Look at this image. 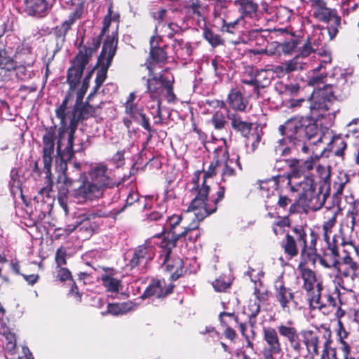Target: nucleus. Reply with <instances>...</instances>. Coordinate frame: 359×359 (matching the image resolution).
<instances>
[{"instance_id": "1", "label": "nucleus", "mask_w": 359, "mask_h": 359, "mask_svg": "<svg viewBox=\"0 0 359 359\" xmlns=\"http://www.w3.org/2000/svg\"><path fill=\"white\" fill-rule=\"evenodd\" d=\"M283 138L275 146L277 155L286 156L295 152L313 153L308 144H317L323 141V134L313 120L309 117L295 116L279 126Z\"/></svg>"}, {"instance_id": "2", "label": "nucleus", "mask_w": 359, "mask_h": 359, "mask_svg": "<svg viewBox=\"0 0 359 359\" xmlns=\"http://www.w3.org/2000/svg\"><path fill=\"white\" fill-rule=\"evenodd\" d=\"M90 181L78 188L76 194L82 197L83 201L98 199L103 196L106 189L114 187L116 183L112 173L104 165L100 164L91 168L89 172Z\"/></svg>"}, {"instance_id": "3", "label": "nucleus", "mask_w": 359, "mask_h": 359, "mask_svg": "<svg viewBox=\"0 0 359 359\" xmlns=\"http://www.w3.org/2000/svg\"><path fill=\"white\" fill-rule=\"evenodd\" d=\"M200 174V172H196L193 178V181L196 184L193 189H196V195L189 207V210L194 212L195 217L198 221L203 220L216 212L217 203L224 198L225 192L224 187L220 186L217 191V198L212 200L209 199L210 187L205 184V182H203L201 186L198 184Z\"/></svg>"}, {"instance_id": "4", "label": "nucleus", "mask_w": 359, "mask_h": 359, "mask_svg": "<svg viewBox=\"0 0 359 359\" xmlns=\"http://www.w3.org/2000/svg\"><path fill=\"white\" fill-rule=\"evenodd\" d=\"M313 13V16L317 20L327 23L326 27L321 29V34L327 33L329 40H332L339 32L341 24V17L337 15L335 9L327 7L324 0H309Z\"/></svg>"}, {"instance_id": "5", "label": "nucleus", "mask_w": 359, "mask_h": 359, "mask_svg": "<svg viewBox=\"0 0 359 359\" xmlns=\"http://www.w3.org/2000/svg\"><path fill=\"white\" fill-rule=\"evenodd\" d=\"M56 138L55 127L46 128L45 133L43 135V149L42 158L43 163V173L45 178L49 181L51 178V168L54 157L55 146ZM42 172L38 165V162L35 161L32 169V175L34 177H40Z\"/></svg>"}, {"instance_id": "6", "label": "nucleus", "mask_w": 359, "mask_h": 359, "mask_svg": "<svg viewBox=\"0 0 359 359\" xmlns=\"http://www.w3.org/2000/svg\"><path fill=\"white\" fill-rule=\"evenodd\" d=\"M329 180L330 175H327L321 182L316 195H315L316 184L313 179L305 177L304 181L299 184V187L302 189L303 196L313 204L314 210H320L330 196V184Z\"/></svg>"}, {"instance_id": "7", "label": "nucleus", "mask_w": 359, "mask_h": 359, "mask_svg": "<svg viewBox=\"0 0 359 359\" xmlns=\"http://www.w3.org/2000/svg\"><path fill=\"white\" fill-rule=\"evenodd\" d=\"M329 87L319 88L314 90L309 95V111L315 118H319L326 115L332 109V106L336 101V96Z\"/></svg>"}, {"instance_id": "8", "label": "nucleus", "mask_w": 359, "mask_h": 359, "mask_svg": "<svg viewBox=\"0 0 359 359\" xmlns=\"http://www.w3.org/2000/svg\"><path fill=\"white\" fill-rule=\"evenodd\" d=\"M117 43L118 37L116 34L107 36L104 40L96 65L98 70L96 74L95 83H97L98 86H102L107 79V71L116 52Z\"/></svg>"}, {"instance_id": "9", "label": "nucleus", "mask_w": 359, "mask_h": 359, "mask_svg": "<svg viewBox=\"0 0 359 359\" xmlns=\"http://www.w3.org/2000/svg\"><path fill=\"white\" fill-rule=\"evenodd\" d=\"M156 245L154 239L150 238L147 239L143 244L137 246L134 249L128 266L130 269H137L141 273H145L149 263L155 257Z\"/></svg>"}, {"instance_id": "10", "label": "nucleus", "mask_w": 359, "mask_h": 359, "mask_svg": "<svg viewBox=\"0 0 359 359\" xmlns=\"http://www.w3.org/2000/svg\"><path fill=\"white\" fill-rule=\"evenodd\" d=\"M75 131H74L71 136L70 146L65 147L67 145L66 141H62L60 144V140L63 137L65 140H68L70 137V126H67L65 127H60L59 128L58 135H56L55 140H57L56 153L57 158L62 161H69L74 157L76 152H81L83 150L84 142L83 140L78 139L74 135Z\"/></svg>"}, {"instance_id": "11", "label": "nucleus", "mask_w": 359, "mask_h": 359, "mask_svg": "<svg viewBox=\"0 0 359 359\" xmlns=\"http://www.w3.org/2000/svg\"><path fill=\"white\" fill-rule=\"evenodd\" d=\"M68 161L60 160L56 156V170L61 172L59 175V179L62 181L65 187L70 188V191L72 192V196L78 199L80 202H83L82 197H80L76 194L78 188L82 185L83 183H86V174L83 175H74L76 172L71 167L67 165Z\"/></svg>"}, {"instance_id": "12", "label": "nucleus", "mask_w": 359, "mask_h": 359, "mask_svg": "<svg viewBox=\"0 0 359 359\" xmlns=\"http://www.w3.org/2000/svg\"><path fill=\"white\" fill-rule=\"evenodd\" d=\"M316 161L313 156H309L306 159L302 158H288L277 160L274 168L278 170L282 169L280 164L284 163L287 166V175L289 177H299L306 172L311 170L313 168Z\"/></svg>"}, {"instance_id": "13", "label": "nucleus", "mask_w": 359, "mask_h": 359, "mask_svg": "<svg viewBox=\"0 0 359 359\" xmlns=\"http://www.w3.org/2000/svg\"><path fill=\"white\" fill-rule=\"evenodd\" d=\"M89 102L90 101L87 100L85 103L83 102L80 103L75 102L73 109L68 113V119L69 121L68 126H70V134L76 131L80 121L87 119L94 112L93 107L89 104ZM71 136L72 135H70V137H69L68 140L62 137L60 144L62 145V142L66 141L67 145H65V147L70 146Z\"/></svg>"}, {"instance_id": "14", "label": "nucleus", "mask_w": 359, "mask_h": 359, "mask_svg": "<svg viewBox=\"0 0 359 359\" xmlns=\"http://www.w3.org/2000/svg\"><path fill=\"white\" fill-rule=\"evenodd\" d=\"M263 340L265 346L262 351L264 359H275L274 355L282 352L281 344L277 330L271 327L263 328Z\"/></svg>"}, {"instance_id": "15", "label": "nucleus", "mask_w": 359, "mask_h": 359, "mask_svg": "<svg viewBox=\"0 0 359 359\" xmlns=\"http://www.w3.org/2000/svg\"><path fill=\"white\" fill-rule=\"evenodd\" d=\"M87 65L86 57L81 53L74 58L72 66L67 70V83L71 90H75L78 87Z\"/></svg>"}, {"instance_id": "16", "label": "nucleus", "mask_w": 359, "mask_h": 359, "mask_svg": "<svg viewBox=\"0 0 359 359\" xmlns=\"http://www.w3.org/2000/svg\"><path fill=\"white\" fill-rule=\"evenodd\" d=\"M276 299L279 303L281 309L286 313H290L292 310H295L298 303L295 300L294 294L292 290L281 283L275 285Z\"/></svg>"}, {"instance_id": "17", "label": "nucleus", "mask_w": 359, "mask_h": 359, "mask_svg": "<svg viewBox=\"0 0 359 359\" xmlns=\"http://www.w3.org/2000/svg\"><path fill=\"white\" fill-rule=\"evenodd\" d=\"M107 214L101 210H95L88 211L85 213L79 214L75 222L76 224L72 228V226H68V230L73 231L79 229L80 231L84 230L88 234L91 235L93 232L96 225L90 222L91 219L95 217H104Z\"/></svg>"}, {"instance_id": "18", "label": "nucleus", "mask_w": 359, "mask_h": 359, "mask_svg": "<svg viewBox=\"0 0 359 359\" xmlns=\"http://www.w3.org/2000/svg\"><path fill=\"white\" fill-rule=\"evenodd\" d=\"M182 217L180 215H174L168 217L167 226H169L170 233L168 236V241L166 245L167 250L164 262H166L168 256L170 255L171 248L175 247L177 241L184 237L187 234V230H189V229H187V227H183L184 230L182 231H177L176 230L177 226L180 225Z\"/></svg>"}, {"instance_id": "19", "label": "nucleus", "mask_w": 359, "mask_h": 359, "mask_svg": "<svg viewBox=\"0 0 359 359\" xmlns=\"http://www.w3.org/2000/svg\"><path fill=\"white\" fill-rule=\"evenodd\" d=\"M50 9L46 0H24L22 12L28 16L41 18L48 15Z\"/></svg>"}, {"instance_id": "20", "label": "nucleus", "mask_w": 359, "mask_h": 359, "mask_svg": "<svg viewBox=\"0 0 359 359\" xmlns=\"http://www.w3.org/2000/svg\"><path fill=\"white\" fill-rule=\"evenodd\" d=\"M173 285H166L164 280H153L142 294V299L155 296L157 298H163L172 293Z\"/></svg>"}, {"instance_id": "21", "label": "nucleus", "mask_w": 359, "mask_h": 359, "mask_svg": "<svg viewBox=\"0 0 359 359\" xmlns=\"http://www.w3.org/2000/svg\"><path fill=\"white\" fill-rule=\"evenodd\" d=\"M227 117L231 121L232 128L236 132L240 133L243 137H247L252 130V123L244 120L243 118L236 112L229 111Z\"/></svg>"}, {"instance_id": "22", "label": "nucleus", "mask_w": 359, "mask_h": 359, "mask_svg": "<svg viewBox=\"0 0 359 359\" xmlns=\"http://www.w3.org/2000/svg\"><path fill=\"white\" fill-rule=\"evenodd\" d=\"M234 4L238 7L241 13L240 18L243 20L244 18H252L256 15L259 8L258 4L252 0H235Z\"/></svg>"}, {"instance_id": "23", "label": "nucleus", "mask_w": 359, "mask_h": 359, "mask_svg": "<svg viewBox=\"0 0 359 359\" xmlns=\"http://www.w3.org/2000/svg\"><path fill=\"white\" fill-rule=\"evenodd\" d=\"M300 335L303 338V342L306 347L309 353L318 354L319 337L317 332L313 330H302Z\"/></svg>"}, {"instance_id": "24", "label": "nucleus", "mask_w": 359, "mask_h": 359, "mask_svg": "<svg viewBox=\"0 0 359 359\" xmlns=\"http://www.w3.org/2000/svg\"><path fill=\"white\" fill-rule=\"evenodd\" d=\"M59 269L57 271V278L61 281H65L67 280H70L73 283L70 290L69 291L68 294L74 297L76 303H80L81 302V294L79 293L78 287L76 286L75 282L72 279V274L69 270L67 268L58 267Z\"/></svg>"}, {"instance_id": "25", "label": "nucleus", "mask_w": 359, "mask_h": 359, "mask_svg": "<svg viewBox=\"0 0 359 359\" xmlns=\"http://www.w3.org/2000/svg\"><path fill=\"white\" fill-rule=\"evenodd\" d=\"M227 158L222 168L221 175L223 182H226L229 177L236 175V171L233 168V165H236L241 170V164L239 161L241 156L239 154Z\"/></svg>"}, {"instance_id": "26", "label": "nucleus", "mask_w": 359, "mask_h": 359, "mask_svg": "<svg viewBox=\"0 0 359 359\" xmlns=\"http://www.w3.org/2000/svg\"><path fill=\"white\" fill-rule=\"evenodd\" d=\"M101 40V34L91 38L87 41L86 44L83 47L79 49V51L77 54H80L81 53L82 55L86 57V62L88 64L93 54L95 53L100 47Z\"/></svg>"}, {"instance_id": "27", "label": "nucleus", "mask_w": 359, "mask_h": 359, "mask_svg": "<svg viewBox=\"0 0 359 359\" xmlns=\"http://www.w3.org/2000/svg\"><path fill=\"white\" fill-rule=\"evenodd\" d=\"M74 91V90H71L70 89H69L61 104L55 110L56 116L60 120L61 127H65L67 126V121H69L68 113L70 111H67V104L69 102V100L72 97Z\"/></svg>"}, {"instance_id": "28", "label": "nucleus", "mask_w": 359, "mask_h": 359, "mask_svg": "<svg viewBox=\"0 0 359 359\" xmlns=\"http://www.w3.org/2000/svg\"><path fill=\"white\" fill-rule=\"evenodd\" d=\"M340 207H326V211L325 212V217L327 218V220L324 222L323 225V231L331 232L333 226L335 225L337 222V217L340 212Z\"/></svg>"}, {"instance_id": "29", "label": "nucleus", "mask_w": 359, "mask_h": 359, "mask_svg": "<svg viewBox=\"0 0 359 359\" xmlns=\"http://www.w3.org/2000/svg\"><path fill=\"white\" fill-rule=\"evenodd\" d=\"M17 68V62L7 55L5 49L0 48V75L3 72H11Z\"/></svg>"}, {"instance_id": "30", "label": "nucleus", "mask_w": 359, "mask_h": 359, "mask_svg": "<svg viewBox=\"0 0 359 359\" xmlns=\"http://www.w3.org/2000/svg\"><path fill=\"white\" fill-rule=\"evenodd\" d=\"M228 102L229 106L238 111H244L246 108V103L244 102L243 97L240 91L232 90L228 95Z\"/></svg>"}, {"instance_id": "31", "label": "nucleus", "mask_w": 359, "mask_h": 359, "mask_svg": "<svg viewBox=\"0 0 359 359\" xmlns=\"http://www.w3.org/2000/svg\"><path fill=\"white\" fill-rule=\"evenodd\" d=\"M266 71L261 70L257 75L256 78L250 79L249 80L243 79L242 83L250 86H253L255 90H258L260 87L264 88L269 84L270 81L268 78H266Z\"/></svg>"}, {"instance_id": "32", "label": "nucleus", "mask_w": 359, "mask_h": 359, "mask_svg": "<svg viewBox=\"0 0 359 359\" xmlns=\"http://www.w3.org/2000/svg\"><path fill=\"white\" fill-rule=\"evenodd\" d=\"M292 232L294 234L295 238L297 239V243L299 246L302 248L301 254L302 256H305L307 251V241H306V233L304 231V229L302 226L297 225L292 226Z\"/></svg>"}, {"instance_id": "33", "label": "nucleus", "mask_w": 359, "mask_h": 359, "mask_svg": "<svg viewBox=\"0 0 359 359\" xmlns=\"http://www.w3.org/2000/svg\"><path fill=\"white\" fill-rule=\"evenodd\" d=\"M301 276L304 280L303 287L310 292L313 290L314 284L316 282V273L313 271L309 268H302L300 269Z\"/></svg>"}, {"instance_id": "34", "label": "nucleus", "mask_w": 359, "mask_h": 359, "mask_svg": "<svg viewBox=\"0 0 359 359\" xmlns=\"http://www.w3.org/2000/svg\"><path fill=\"white\" fill-rule=\"evenodd\" d=\"M273 46L281 50L284 53L289 54L296 50L300 44V39L296 36L292 37L290 40L283 43L273 42Z\"/></svg>"}, {"instance_id": "35", "label": "nucleus", "mask_w": 359, "mask_h": 359, "mask_svg": "<svg viewBox=\"0 0 359 359\" xmlns=\"http://www.w3.org/2000/svg\"><path fill=\"white\" fill-rule=\"evenodd\" d=\"M158 36H152L150 39L151 50L150 56L154 61L156 62H163L166 58V53L159 47L154 46V43H158Z\"/></svg>"}, {"instance_id": "36", "label": "nucleus", "mask_w": 359, "mask_h": 359, "mask_svg": "<svg viewBox=\"0 0 359 359\" xmlns=\"http://www.w3.org/2000/svg\"><path fill=\"white\" fill-rule=\"evenodd\" d=\"M323 87L330 88V90L333 92V95L336 97L339 95L341 93L346 91L348 88L346 78L344 75L341 74L337 79L335 84L325 85Z\"/></svg>"}, {"instance_id": "37", "label": "nucleus", "mask_w": 359, "mask_h": 359, "mask_svg": "<svg viewBox=\"0 0 359 359\" xmlns=\"http://www.w3.org/2000/svg\"><path fill=\"white\" fill-rule=\"evenodd\" d=\"M278 86L280 87V93L283 97H294L300 95L301 93L300 86L297 83H290L285 85L280 83L278 85Z\"/></svg>"}, {"instance_id": "38", "label": "nucleus", "mask_w": 359, "mask_h": 359, "mask_svg": "<svg viewBox=\"0 0 359 359\" xmlns=\"http://www.w3.org/2000/svg\"><path fill=\"white\" fill-rule=\"evenodd\" d=\"M318 261L320 265L326 269H334L335 271L340 270L341 262L338 259L332 258L325 253L323 257L319 256Z\"/></svg>"}, {"instance_id": "39", "label": "nucleus", "mask_w": 359, "mask_h": 359, "mask_svg": "<svg viewBox=\"0 0 359 359\" xmlns=\"http://www.w3.org/2000/svg\"><path fill=\"white\" fill-rule=\"evenodd\" d=\"M309 96L307 97H292L286 102L287 107L292 109H297L299 108H305L309 111Z\"/></svg>"}, {"instance_id": "40", "label": "nucleus", "mask_w": 359, "mask_h": 359, "mask_svg": "<svg viewBox=\"0 0 359 359\" xmlns=\"http://www.w3.org/2000/svg\"><path fill=\"white\" fill-rule=\"evenodd\" d=\"M285 252L290 257H293L297 255L298 249L295 238L290 234L286 235V242L283 245Z\"/></svg>"}, {"instance_id": "41", "label": "nucleus", "mask_w": 359, "mask_h": 359, "mask_svg": "<svg viewBox=\"0 0 359 359\" xmlns=\"http://www.w3.org/2000/svg\"><path fill=\"white\" fill-rule=\"evenodd\" d=\"M249 323L252 327L256 323V317L260 312V304L257 300H250L248 304Z\"/></svg>"}, {"instance_id": "42", "label": "nucleus", "mask_w": 359, "mask_h": 359, "mask_svg": "<svg viewBox=\"0 0 359 359\" xmlns=\"http://www.w3.org/2000/svg\"><path fill=\"white\" fill-rule=\"evenodd\" d=\"M83 13V6L82 4L79 5L68 16V19L63 22L64 25H67L68 29L70 30L72 25L79 19Z\"/></svg>"}, {"instance_id": "43", "label": "nucleus", "mask_w": 359, "mask_h": 359, "mask_svg": "<svg viewBox=\"0 0 359 359\" xmlns=\"http://www.w3.org/2000/svg\"><path fill=\"white\" fill-rule=\"evenodd\" d=\"M102 282L108 291L112 292H118L121 283L118 279L109 276H105L102 278Z\"/></svg>"}, {"instance_id": "44", "label": "nucleus", "mask_w": 359, "mask_h": 359, "mask_svg": "<svg viewBox=\"0 0 359 359\" xmlns=\"http://www.w3.org/2000/svg\"><path fill=\"white\" fill-rule=\"evenodd\" d=\"M203 37L213 47L219 46L223 43V41L219 35L214 33L208 29H206L203 31Z\"/></svg>"}, {"instance_id": "45", "label": "nucleus", "mask_w": 359, "mask_h": 359, "mask_svg": "<svg viewBox=\"0 0 359 359\" xmlns=\"http://www.w3.org/2000/svg\"><path fill=\"white\" fill-rule=\"evenodd\" d=\"M277 332L281 337L286 338L287 340L292 338L298 333L295 327L283 324L277 327Z\"/></svg>"}, {"instance_id": "46", "label": "nucleus", "mask_w": 359, "mask_h": 359, "mask_svg": "<svg viewBox=\"0 0 359 359\" xmlns=\"http://www.w3.org/2000/svg\"><path fill=\"white\" fill-rule=\"evenodd\" d=\"M347 133L345 135L346 137L355 136L359 137V118L353 119L346 125Z\"/></svg>"}, {"instance_id": "47", "label": "nucleus", "mask_w": 359, "mask_h": 359, "mask_svg": "<svg viewBox=\"0 0 359 359\" xmlns=\"http://www.w3.org/2000/svg\"><path fill=\"white\" fill-rule=\"evenodd\" d=\"M242 20V18H239L237 20L230 22H227L224 20H223V24L221 28L222 31L224 32H226L233 34H235L238 30V23Z\"/></svg>"}, {"instance_id": "48", "label": "nucleus", "mask_w": 359, "mask_h": 359, "mask_svg": "<svg viewBox=\"0 0 359 359\" xmlns=\"http://www.w3.org/2000/svg\"><path fill=\"white\" fill-rule=\"evenodd\" d=\"M69 31L67 25L62 24L53 29V34L57 41L64 42L67 32Z\"/></svg>"}, {"instance_id": "49", "label": "nucleus", "mask_w": 359, "mask_h": 359, "mask_svg": "<svg viewBox=\"0 0 359 359\" xmlns=\"http://www.w3.org/2000/svg\"><path fill=\"white\" fill-rule=\"evenodd\" d=\"M277 204L279 208H283V210H285L286 207L290 205L289 212L292 213L294 212V204L292 203V200L285 196L279 195L278 196Z\"/></svg>"}, {"instance_id": "50", "label": "nucleus", "mask_w": 359, "mask_h": 359, "mask_svg": "<svg viewBox=\"0 0 359 359\" xmlns=\"http://www.w3.org/2000/svg\"><path fill=\"white\" fill-rule=\"evenodd\" d=\"M282 68L285 69V73H290L301 68V64L297 58H293L289 61L282 63Z\"/></svg>"}, {"instance_id": "51", "label": "nucleus", "mask_w": 359, "mask_h": 359, "mask_svg": "<svg viewBox=\"0 0 359 359\" xmlns=\"http://www.w3.org/2000/svg\"><path fill=\"white\" fill-rule=\"evenodd\" d=\"M68 187H62L60 189L57 194V201L60 205L63 208L65 212H67V193L69 192Z\"/></svg>"}, {"instance_id": "52", "label": "nucleus", "mask_w": 359, "mask_h": 359, "mask_svg": "<svg viewBox=\"0 0 359 359\" xmlns=\"http://www.w3.org/2000/svg\"><path fill=\"white\" fill-rule=\"evenodd\" d=\"M221 162L219 160H215L214 162H212L210 165L208 170L203 172V182H205V184H207V180L208 178H211L216 173V168L221 165Z\"/></svg>"}, {"instance_id": "53", "label": "nucleus", "mask_w": 359, "mask_h": 359, "mask_svg": "<svg viewBox=\"0 0 359 359\" xmlns=\"http://www.w3.org/2000/svg\"><path fill=\"white\" fill-rule=\"evenodd\" d=\"M125 111L135 120L138 118L139 113H141L142 110L139 109L136 104L132 103V104H125Z\"/></svg>"}, {"instance_id": "54", "label": "nucleus", "mask_w": 359, "mask_h": 359, "mask_svg": "<svg viewBox=\"0 0 359 359\" xmlns=\"http://www.w3.org/2000/svg\"><path fill=\"white\" fill-rule=\"evenodd\" d=\"M342 336L340 334V350L343 353L344 359H359V357H354L351 353V347L349 344L343 340Z\"/></svg>"}, {"instance_id": "55", "label": "nucleus", "mask_w": 359, "mask_h": 359, "mask_svg": "<svg viewBox=\"0 0 359 359\" xmlns=\"http://www.w3.org/2000/svg\"><path fill=\"white\" fill-rule=\"evenodd\" d=\"M66 257L67 251L65 248L60 247L57 250L55 259L57 267H60L62 265H65L67 264Z\"/></svg>"}, {"instance_id": "56", "label": "nucleus", "mask_w": 359, "mask_h": 359, "mask_svg": "<svg viewBox=\"0 0 359 359\" xmlns=\"http://www.w3.org/2000/svg\"><path fill=\"white\" fill-rule=\"evenodd\" d=\"M211 121L215 128L217 130L222 129L224 127L226 123L224 116L221 112L215 113L212 116Z\"/></svg>"}, {"instance_id": "57", "label": "nucleus", "mask_w": 359, "mask_h": 359, "mask_svg": "<svg viewBox=\"0 0 359 359\" xmlns=\"http://www.w3.org/2000/svg\"><path fill=\"white\" fill-rule=\"evenodd\" d=\"M135 121L149 133L152 132V129L149 121V118L147 117L146 114L143 113V111L139 113L138 118L135 119Z\"/></svg>"}, {"instance_id": "58", "label": "nucleus", "mask_w": 359, "mask_h": 359, "mask_svg": "<svg viewBox=\"0 0 359 359\" xmlns=\"http://www.w3.org/2000/svg\"><path fill=\"white\" fill-rule=\"evenodd\" d=\"M159 208L160 210H154L150 214L147 215V219L148 221H158L161 219L166 211V207L162 205Z\"/></svg>"}, {"instance_id": "59", "label": "nucleus", "mask_w": 359, "mask_h": 359, "mask_svg": "<svg viewBox=\"0 0 359 359\" xmlns=\"http://www.w3.org/2000/svg\"><path fill=\"white\" fill-rule=\"evenodd\" d=\"M299 54L302 57H307L312 53H316L313 48L312 47V43H311L310 41L307 39L306 41L299 48Z\"/></svg>"}, {"instance_id": "60", "label": "nucleus", "mask_w": 359, "mask_h": 359, "mask_svg": "<svg viewBox=\"0 0 359 359\" xmlns=\"http://www.w3.org/2000/svg\"><path fill=\"white\" fill-rule=\"evenodd\" d=\"M343 264L348 265V268L353 272V275H355L356 271L359 269V264L349 255L344 257Z\"/></svg>"}, {"instance_id": "61", "label": "nucleus", "mask_w": 359, "mask_h": 359, "mask_svg": "<svg viewBox=\"0 0 359 359\" xmlns=\"http://www.w3.org/2000/svg\"><path fill=\"white\" fill-rule=\"evenodd\" d=\"M328 344H329V341H326L324 344V350L323 351V354L321 355L320 359H338L337 358L335 349L329 350L327 348Z\"/></svg>"}, {"instance_id": "62", "label": "nucleus", "mask_w": 359, "mask_h": 359, "mask_svg": "<svg viewBox=\"0 0 359 359\" xmlns=\"http://www.w3.org/2000/svg\"><path fill=\"white\" fill-rule=\"evenodd\" d=\"M111 161L116 167L119 168L124 163V151H118L111 158Z\"/></svg>"}, {"instance_id": "63", "label": "nucleus", "mask_w": 359, "mask_h": 359, "mask_svg": "<svg viewBox=\"0 0 359 359\" xmlns=\"http://www.w3.org/2000/svg\"><path fill=\"white\" fill-rule=\"evenodd\" d=\"M162 85L165 87L167 92V99L168 102H172L175 100V95L173 93L172 90V86L170 83V81H165L163 80L162 81Z\"/></svg>"}, {"instance_id": "64", "label": "nucleus", "mask_w": 359, "mask_h": 359, "mask_svg": "<svg viewBox=\"0 0 359 359\" xmlns=\"http://www.w3.org/2000/svg\"><path fill=\"white\" fill-rule=\"evenodd\" d=\"M308 39L310 41L311 43H312V47L313 48L315 52L318 51L320 48L322 47L324 44L320 35L317 36V34H314L312 37H309Z\"/></svg>"}]
</instances>
